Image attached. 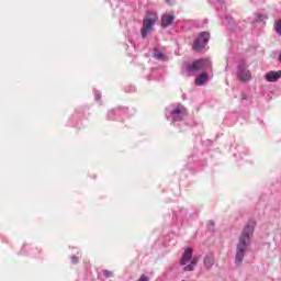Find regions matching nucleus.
<instances>
[{"mask_svg":"<svg viewBox=\"0 0 281 281\" xmlns=\"http://www.w3.org/2000/svg\"><path fill=\"white\" fill-rule=\"evenodd\" d=\"M103 276H104L105 278H112V277H113V272H111V271H109V270H104V271H103Z\"/></svg>","mask_w":281,"mask_h":281,"instance_id":"16","label":"nucleus"},{"mask_svg":"<svg viewBox=\"0 0 281 281\" xmlns=\"http://www.w3.org/2000/svg\"><path fill=\"white\" fill-rule=\"evenodd\" d=\"M180 265L184 267L183 271H194V267L199 265V258H192V248H187L184 250L180 259Z\"/></svg>","mask_w":281,"mask_h":281,"instance_id":"3","label":"nucleus"},{"mask_svg":"<svg viewBox=\"0 0 281 281\" xmlns=\"http://www.w3.org/2000/svg\"><path fill=\"white\" fill-rule=\"evenodd\" d=\"M132 91H135V87L132 88Z\"/></svg>","mask_w":281,"mask_h":281,"instance_id":"22","label":"nucleus"},{"mask_svg":"<svg viewBox=\"0 0 281 281\" xmlns=\"http://www.w3.org/2000/svg\"><path fill=\"white\" fill-rule=\"evenodd\" d=\"M274 32H277L279 34V36H281V20H278L274 23Z\"/></svg>","mask_w":281,"mask_h":281,"instance_id":"13","label":"nucleus"},{"mask_svg":"<svg viewBox=\"0 0 281 281\" xmlns=\"http://www.w3.org/2000/svg\"><path fill=\"white\" fill-rule=\"evenodd\" d=\"M204 267L205 269L210 270L212 269V267H214V254L209 252L205 257H204Z\"/></svg>","mask_w":281,"mask_h":281,"instance_id":"11","label":"nucleus"},{"mask_svg":"<svg viewBox=\"0 0 281 281\" xmlns=\"http://www.w3.org/2000/svg\"><path fill=\"white\" fill-rule=\"evenodd\" d=\"M137 281H150V279L146 274H142Z\"/></svg>","mask_w":281,"mask_h":281,"instance_id":"17","label":"nucleus"},{"mask_svg":"<svg viewBox=\"0 0 281 281\" xmlns=\"http://www.w3.org/2000/svg\"><path fill=\"white\" fill-rule=\"evenodd\" d=\"M175 23V15L172 14H164L161 16V25L162 27H170Z\"/></svg>","mask_w":281,"mask_h":281,"instance_id":"9","label":"nucleus"},{"mask_svg":"<svg viewBox=\"0 0 281 281\" xmlns=\"http://www.w3.org/2000/svg\"><path fill=\"white\" fill-rule=\"evenodd\" d=\"M154 58H156V60H162L164 63H166V60H168V56H166L164 53L156 50L154 54Z\"/></svg>","mask_w":281,"mask_h":281,"instance_id":"12","label":"nucleus"},{"mask_svg":"<svg viewBox=\"0 0 281 281\" xmlns=\"http://www.w3.org/2000/svg\"><path fill=\"white\" fill-rule=\"evenodd\" d=\"M209 42H210V33L201 32L195 38V41L193 42L192 48L194 49V52H201V49H203V47H205Z\"/></svg>","mask_w":281,"mask_h":281,"instance_id":"5","label":"nucleus"},{"mask_svg":"<svg viewBox=\"0 0 281 281\" xmlns=\"http://www.w3.org/2000/svg\"><path fill=\"white\" fill-rule=\"evenodd\" d=\"M212 71V61L210 59H196L191 64L186 65L188 74H199V71Z\"/></svg>","mask_w":281,"mask_h":281,"instance_id":"2","label":"nucleus"},{"mask_svg":"<svg viewBox=\"0 0 281 281\" xmlns=\"http://www.w3.org/2000/svg\"><path fill=\"white\" fill-rule=\"evenodd\" d=\"M265 19H266V16H265L263 14H261V13H257V14H256V21H257V23L262 22Z\"/></svg>","mask_w":281,"mask_h":281,"instance_id":"15","label":"nucleus"},{"mask_svg":"<svg viewBox=\"0 0 281 281\" xmlns=\"http://www.w3.org/2000/svg\"><path fill=\"white\" fill-rule=\"evenodd\" d=\"M94 98H95V100H101L102 94L100 92H95Z\"/></svg>","mask_w":281,"mask_h":281,"instance_id":"19","label":"nucleus"},{"mask_svg":"<svg viewBox=\"0 0 281 281\" xmlns=\"http://www.w3.org/2000/svg\"><path fill=\"white\" fill-rule=\"evenodd\" d=\"M71 262H72V265H78V257L72 256L71 257Z\"/></svg>","mask_w":281,"mask_h":281,"instance_id":"18","label":"nucleus"},{"mask_svg":"<svg viewBox=\"0 0 281 281\" xmlns=\"http://www.w3.org/2000/svg\"><path fill=\"white\" fill-rule=\"evenodd\" d=\"M209 81H210V75H207V72H202L195 78L194 82L196 87H203V85H205V82H209Z\"/></svg>","mask_w":281,"mask_h":281,"instance_id":"8","label":"nucleus"},{"mask_svg":"<svg viewBox=\"0 0 281 281\" xmlns=\"http://www.w3.org/2000/svg\"><path fill=\"white\" fill-rule=\"evenodd\" d=\"M254 232H256V222L254 220H249L244 226L236 244L235 265H237V267L243 265V260H245V257L249 252V247H251V238H254Z\"/></svg>","mask_w":281,"mask_h":281,"instance_id":"1","label":"nucleus"},{"mask_svg":"<svg viewBox=\"0 0 281 281\" xmlns=\"http://www.w3.org/2000/svg\"><path fill=\"white\" fill-rule=\"evenodd\" d=\"M280 78H281V70H279V71H269L266 75V80L268 82H278V80H280Z\"/></svg>","mask_w":281,"mask_h":281,"instance_id":"10","label":"nucleus"},{"mask_svg":"<svg viewBox=\"0 0 281 281\" xmlns=\"http://www.w3.org/2000/svg\"><path fill=\"white\" fill-rule=\"evenodd\" d=\"M172 122H181L188 115V110L183 105H178L169 111Z\"/></svg>","mask_w":281,"mask_h":281,"instance_id":"6","label":"nucleus"},{"mask_svg":"<svg viewBox=\"0 0 281 281\" xmlns=\"http://www.w3.org/2000/svg\"><path fill=\"white\" fill-rule=\"evenodd\" d=\"M157 23V15L147 16L143 21V27L140 30V34L143 38H146L148 34L153 32V27Z\"/></svg>","mask_w":281,"mask_h":281,"instance_id":"4","label":"nucleus"},{"mask_svg":"<svg viewBox=\"0 0 281 281\" xmlns=\"http://www.w3.org/2000/svg\"><path fill=\"white\" fill-rule=\"evenodd\" d=\"M237 78L241 80V82H247L251 80V72L247 69L245 64H239L237 66Z\"/></svg>","mask_w":281,"mask_h":281,"instance_id":"7","label":"nucleus"},{"mask_svg":"<svg viewBox=\"0 0 281 281\" xmlns=\"http://www.w3.org/2000/svg\"><path fill=\"white\" fill-rule=\"evenodd\" d=\"M166 3H168V5H173L175 4V0H166Z\"/></svg>","mask_w":281,"mask_h":281,"instance_id":"20","label":"nucleus"},{"mask_svg":"<svg viewBox=\"0 0 281 281\" xmlns=\"http://www.w3.org/2000/svg\"><path fill=\"white\" fill-rule=\"evenodd\" d=\"M243 100H247V95L243 94Z\"/></svg>","mask_w":281,"mask_h":281,"instance_id":"21","label":"nucleus"},{"mask_svg":"<svg viewBox=\"0 0 281 281\" xmlns=\"http://www.w3.org/2000/svg\"><path fill=\"white\" fill-rule=\"evenodd\" d=\"M223 23L227 25H232V23H234V19H232V16L229 15H226L223 20Z\"/></svg>","mask_w":281,"mask_h":281,"instance_id":"14","label":"nucleus"}]
</instances>
